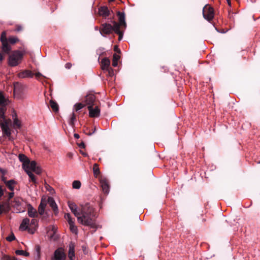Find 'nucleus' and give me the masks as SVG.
Returning a JSON list of instances; mask_svg holds the SVG:
<instances>
[{
    "mask_svg": "<svg viewBox=\"0 0 260 260\" xmlns=\"http://www.w3.org/2000/svg\"><path fill=\"white\" fill-rule=\"evenodd\" d=\"M19 160L23 162V167L25 168L27 164L29 162V159L27 157L23 154H20L19 155Z\"/></svg>",
    "mask_w": 260,
    "mask_h": 260,
    "instance_id": "nucleus-26",
    "label": "nucleus"
},
{
    "mask_svg": "<svg viewBox=\"0 0 260 260\" xmlns=\"http://www.w3.org/2000/svg\"><path fill=\"white\" fill-rule=\"evenodd\" d=\"M74 136L76 139H79L80 138V136L78 134H74Z\"/></svg>",
    "mask_w": 260,
    "mask_h": 260,
    "instance_id": "nucleus-62",
    "label": "nucleus"
},
{
    "mask_svg": "<svg viewBox=\"0 0 260 260\" xmlns=\"http://www.w3.org/2000/svg\"><path fill=\"white\" fill-rule=\"evenodd\" d=\"M15 239V237L13 233H12L10 236H9L8 237H7L6 238V240L9 242H11V241L14 240Z\"/></svg>",
    "mask_w": 260,
    "mask_h": 260,
    "instance_id": "nucleus-45",
    "label": "nucleus"
},
{
    "mask_svg": "<svg viewBox=\"0 0 260 260\" xmlns=\"http://www.w3.org/2000/svg\"><path fill=\"white\" fill-rule=\"evenodd\" d=\"M22 91V85L18 82L14 84V93L15 95H19Z\"/></svg>",
    "mask_w": 260,
    "mask_h": 260,
    "instance_id": "nucleus-20",
    "label": "nucleus"
},
{
    "mask_svg": "<svg viewBox=\"0 0 260 260\" xmlns=\"http://www.w3.org/2000/svg\"><path fill=\"white\" fill-rule=\"evenodd\" d=\"M95 217L94 208L89 203H86L81 206L80 215L78 216L77 220L82 225L96 228Z\"/></svg>",
    "mask_w": 260,
    "mask_h": 260,
    "instance_id": "nucleus-1",
    "label": "nucleus"
},
{
    "mask_svg": "<svg viewBox=\"0 0 260 260\" xmlns=\"http://www.w3.org/2000/svg\"><path fill=\"white\" fill-rule=\"evenodd\" d=\"M1 179H2V180L5 183H6L7 182H8V181H7L6 180V178L4 176V175H2V177H1Z\"/></svg>",
    "mask_w": 260,
    "mask_h": 260,
    "instance_id": "nucleus-59",
    "label": "nucleus"
},
{
    "mask_svg": "<svg viewBox=\"0 0 260 260\" xmlns=\"http://www.w3.org/2000/svg\"><path fill=\"white\" fill-rule=\"evenodd\" d=\"M6 110V107H0V121H3L4 119H6L5 113Z\"/></svg>",
    "mask_w": 260,
    "mask_h": 260,
    "instance_id": "nucleus-34",
    "label": "nucleus"
},
{
    "mask_svg": "<svg viewBox=\"0 0 260 260\" xmlns=\"http://www.w3.org/2000/svg\"><path fill=\"white\" fill-rule=\"evenodd\" d=\"M47 202L50 207L52 208L54 214L57 215L58 213V209L54 199L52 197H49Z\"/></svg>",
    "mask_w": 260,
    "mask_h": 260,
    "instance_id": "nucleus-12",
    "label": "nucleus"
},
{
    "mask_svg": "<svg viewBox=\"0 0 260 260\" xmlns=\"http://www.w3.org/2000/svg\"><path fill=\"white\" fill-rule=\"evenodd\" d=\"M6 54L2 50V52H0V62H2L4 59V56L3 54Z\"/></svg>",
    "mask_w": 260,
    "mask_h": 260,
    "instance_id": "nucleus-51",
    "label": "nucleus"
},
{
    "mask_svg": "<svg viewBox=\"0 0 260 260\" xmlns=\"http://www.w3.org/2000/svg\"><path fill=\"white\" fill-rule=\"evenodd\" d=\"M14 125L18 128H20L21 127L20 121L16 117L14 119Z\"/></svg>",
    "mask_w": 260,
    "mask_h": 260,
    "instance_id": "nucleus-44",
    "label": "nucleus"
},
{
    "mask_svg": "<svg viewBox=\"0 0 260 260\" xmlns=\"http://www.w3.org/2000/svg\"><path fill=\"white\" fill-rule=\"evenodd\" d=\"M46 188L50 191V192H52V191H54V189L52 187H51L50 186H49V185H47V186H46Z\"/></svg>",
    "mask_w": 260,
    "mask_h": 260,
    "instance_id": "nucleus-56",
    "label": "nucleus"
},
{
    "mask_svg": "<svg viewBox=\"0 0 260 260\" xmlns=\"http://www.w3.org/2000/svg\"><path fill=\"white\" fill-rule=\"evenodd\" d=\"M70 229L71 231L75 234H77L78 233V229L77 227L75 225V224L70 225Z\"/></svg>",
    "mask_w": 260,
    "mask_h": 260,
    "instance_id": "nucleus-40",
    "label": "nucleus"
},
{
    "mask_svg": "<svg viewBox=\"0 0 260 260\" xmlns=\"http://www.w3.org/2000/svg\"><path fill=\"white\" fill-rule=\"evenodd\" d=\"M117 16L118 17V20L119 24V27H121V29H125L126 27V23L125 21V14L123 12H120L119 11L117 13Z\"/></svg>",
    "mask_w": 260,
    "mask_h": 260,
    "instance_id": "nucleus-9",
    "label": "nucleus"
},
{
    "mask_svg": "<svg viewBox=\"0 0 260 260\" xmlns=\"http://www.w3.org/2000/svg\"><path fill=\"white\" fill-rule=\"evenodd\" d=\"M30 220L28 218H25L23 219L22 223H21L20 225V229H22V230H27L30 233V228H28V225L29 224Z\"/></svg>",
    "mask_w": 260,
    "mask_h": 260,
    "instance_id": "nucleus-18",
    "label": "nucleus"
},
{
    "mask_svg": "<svg viewBox=\"0 0 260 260\" xmlns=\"http://www.w3.org/2000/svg\"><path fill=\"white\" fill-rule=\"evenodd\" d=\"M80 152L82 153V154L84 156H86L87 155V153H84L83 152H82L81 150H80Z\"/></svg>",
    "mask_w": 260,
    "mask_h": 260,
    "instance_id": "nucleus-63",
    "label": "nucleus"
},
{
    "mask_svg": "<svg viewBox=\"0 0 260 260\" xmlns=\"http://www.w3.org/2000/svg\"><path fill=\"white\" fill-rule=\"evenodd\" d=\"M23 56L22 53L18 50L13 51L9 55L8 59L9 65L11 67L17 66L22 59Z\"/></svg>",
    "mask_w": 260,
    "mask_h": 260,
    "instance_id": "nucleus-3",
    "label": "nucleus"
},
{
    "mask_svg": "<svg viewBox=\"0 0 260 260\" xmlns=\"http://www.w3.org/2000/svg\"><path fill=\"white\" fill-rule=\"evenodd\" d=\"M50 106L54 112H57L59 110V107L57 103L53 100L50 101Z\"/></svg>",
    "mask_w": 260,
    "mask_h": 260,
    "instance_id": "nucleus-27",
    "label": "nucleus"
},
{
    "mask_svg": "<svg viewBox=\"0 0 260 260\" xmlns=\"http://www.w3.org/2000/svg\"><path fill=\"white\" fill-rule=\"evenodd\" d=\"M5 191V189H3L2 187L0 186V198L4 195V191Z\"/></svg>",
    "mask_w": 260,
    "mask_h": 260,
    "instance_id": "nucleus-52",
    "label": "nucleus"
},
{
    "mask_svg": "<svg viewBox=\"0 0 260 260\" xmlns=\"http://www.w3.org/2000/svg\"><path fill=\"white\" fill-rule=\"evenodd\" d=\"M120 59V56L116 53L114 54L113 56V60L118 61Z\"/></svg>",
    "mask_w": 260,
    "mask_h": 260,
    "instance_id": "nucleus-49",
    "label": "nucleus"
},
{
    "mask_svg": "<svg viewBox=\"0 0 260 260\" xmlns=\"http://www.w3.org/2000/svg\"><path fill=\"white\" fill-rule=\"evenodd\" d=\"M81 183L80 181L78 180H75L72 183L73 188L75 189H79L81 187Z\"/></svg>",
    "mask_w": 260,
    "mask_h": 260,
    "instance_id": "nucleus-38",
    "label": "nucleus"
},
{
    "mask_svg": "<svg viewBox=\"0 0 260 260\" xmlns=\"http://www.w3.org/2000/svg\"><path fill=\"white\" fill-rule=\"evenodd\" d=\"M89 116L90 117H98L100 115V109L98 105L88 106Z\"/></svg>",
    "mask_w": 260,
    "mask_h": 260,
    "instance_id": "nucleus-7",
    "label": "nucleus"
},
{
    "mask_svg": "<svg viewBox=\"0 0 260 260\" xmlns=\"http://www.w3.org/2000/svg\"><path fill=\"white\" fill-rule=\"evenodd\" d=\"M15 253L17 255H23L26 256H28L29 255L28 252H25L22 250H17Z\"/></svg>",
    "mask_w": 260,
    "mask_h": 260,
    "instance_id": "nucleus-39",
    "label": "nucleus"
},
{
    "mask_svg": "<svg viewBox=\"0 0 260 260\" xmlns=\"http://www.w3.org/2000/svg\"><path fill=\"white\" fill-rule=\"evenodd\" d=\"M203 15L205 19L210 22L214 16L213 8L208 4L205 5L203 9Z\"/></svg>",
    "mask_w": 260,
    "mask_h": 260,
    "instance_id": "nucleus-4",
    "label": "nucleus"
},
{
    "mask_svg": "<svg viewBox=\"0 0 260 260\" xmlns=\"http://www.w3.org/2000/svg\"><path fill=\"white\" fill-rule=\"evenodd\" d=\"M68 204L71 211L77 218L79 215H80V209L78 210L77 206L74 203L69 201Z\"/></svg>",
    "mask_w": 260,
    "mask_h": 260,
    "instance_id": "nucleus-13",
    "label": "nucleus"
},
{
    "mask_svg": "<svg viewBox=\"0 0 260 260\" xmlns=\"http://www.w3.org/2000/svg\"><path fill=\"white\" fill-rule=\"evenodd\" d=\"M114 50L115 51L117 52V53H120V49L118 48L117 46H115L114 48Z\"/></svg>",
    "mask_w": 260,
    "mask_h": 260,
    "instance_id": "nucleus-57",
    "label": "nucleus"
},
{
    "mask_svg": "<svg viewBox=\"0 0 260 260\" xmlns=\"http://www.w3.org/2000/svg\"><path fill=\"white\" fill-rule=\"evenodd\" d=\"M37 167V163L35 161H29V162L27 164V165L25 167L24 169H26L29 171L30 170L31 171H32Z\"/></svg>",
    "mask_w": 260,
    "mask_h": 260,
    "instance_id": "nucleus-25",
    "label": "nucleus"
},
{
    "mask_svg": "<svg viewBox=\"0 0 260 260\" xmlns=\"http://www.w3.org/2000/svg\"><path fill=\"white\" fill-rule=\"evenodd\" d=\"M34 74L30 70H25L18 73V76L20 78H32Z\"/></svg>",
    "mask_w": 260,
    "mask_h": 260,
    "instance_id": "nucleus-14",
    "label": "nucleus"
},
{
    "mask_svg": "<svg viewBox=\"0 0 260 260\" xmlns=\"http://www.w3.org/2000/svg\"><path fill=\"white\" fill-rule=\"evenodd\" d=\"M11 191L12 192L9 193V197H8V199L7 201H11V199L12 198H13V197H14V193L13 191Z\"/></svg>",
    "mask_w": 260,
    "mask_h": 260,
    "instance_id": "nucleus-50",
    "label": "nucleus"
},
{
    "mask_svg": "<svg viewBox=\"0 0 260 260\" xmlns=\"http://www.w3.org/2000/svg\"><path fill=\"white\" fill-rule=\"evenodd\" d=\"M11 206L14 208H17L21 205V201L19 199L15 198L13 201H10Z\"/></svg>",
    "mask_w": 260,
    "mask_h": 260,
    "instance_id": "nucleus-30",
    "label": "nucleus"
},
{
    "mask_svg": "<svg viewBox=\"0 0 260 260\" xmlns=\"http://www.w3.org/2000/svg\"><path fill=\"white\" fill-rule=\"evenodd\" d=\"M12 207L10 201H7V202L1 203H0V214L3 212H8Z\"/></svg>",
    "mask_w": 260,
    "mask_h": 260,
    "instance_id": "nucleus-11",
    "label": "nucleus"
},
{
    "mask_svg": "<svg viewBox=\"0 0 260 260\" xmlns=\"http://www.w3.org/2000/svg\"><path fill=\"white\" fill-rule=\"evenodd\" d=\"M46 204V202L45 201H43V200H42L39 206L38 210L37 211L38 214L40 215H44Z\"/></svg>",
    "mask_w": 260,
    "mask_h": 260,
    "instance_id": "nucleus-22",
    "label": "nucleus"
},
{
    "mask_svg": "<svg viewBox=\"0 0 260 260\" xmlns=\"http://www.w3.org/2000/svg\"><path fill=\"white\" fill-rule=\"evenodd\" d=\"M105 71L107 72V75L110 77H112L114 75L113 69L111 67L105 70Z\"/></svg>",
    "mask_w": 260,
    "mask_h": 260,
    "instance_id": "nucleus-43",
    "label": "nucleus"
},
{
    "mask_svg": "<svg viewBox=\"0 0 260 260\" xmlns=\"http://www.w3.org/2000/svg\"><path fill=\"white\" fill-rule=\"evenodd\" d=\"M22 29H23V27L21 25H16L15 26V28L14 30L16 31H20L22 30Z\"/></svg>",
    "mask_w": 260,
    "mask_h": 260,
    "instance_id": "nucleus-48",
    "label": "nucleus"
},
{
    "mask_svg": "<svg viewBox=\"0 0 260 260\" xmlns=\"http://www.w3.org/2000/svg\"><path fill=\"white\" fill-rule=\"evenodd\" d=\"M27 214L30 217L32 218L37 217L39 215L37 211L30 204L28 205Z\"/></svg>",
    "mask_w": 260,
    "mask_h": 260,
    "instance_id": "nucleus-16",
    "label": "nucleus"
},
{
    "mask_svg": "<svg viewBox=\"0 0 260 260\" xmlns=\"http://www.w3.org/2000/svg\"><path fill=\"white\" fill-rule=\"evenodd\" d=\"M84 133L88 136L92 135L93 133H94L96 131V127H94V128L92 130V132L90 131V129L88 127H85V128L83 130Z\"/></svg>",
    "mask_w": 260,
    "mask_h": 260,
    "instance_id": "nucleus-37",
    "label": "nucleus"
},
{
    "mask_svg": "<svg viewBox=\"0 0 260 260\" xmlns=\"http://www.w3.org/2000/svg\"><path fill=\"white\" fill-rule=\"evenodd\" d=\"M227 2H228V5L230 6H231V0H226Z\"/></svg>",
    "mask_w": 260,
    "mask_h": 260,
    "instance_id": "nucleus-64",
    "label": "nucleus"
},
{
    "mask_svg": "<svg viewBox=\"0 0 260 260\" xmlns=\"http://www.w3.org/2000/svg\"><path fill=\"white\" fill-rule=\"evenodd\" d=\"M68 256L70 260H74L75 252L74 245L73 243L69 245Z\"/></svg>",
    "mask_w": 260,
    "mask_h": 260,
    "instance_id": "nucleus-23",
    "label": "nucleus"
},
{
    "mask_svg": "<svg viewBox=\"0 0 260 260\" xmlns=\"http://www.w3.org/2000/svg\"><path fill=\"white\" fill-rule=\"evenodd\" d=\"M11 124V120L10 119H4V120L2 121L0 123L3 136L10 135V133L11 132V131L9 127V125Z\"/></svg>",
    "mask_w": 260,
    "mask_h": 260,
    "instance_id": "nucleus-6",
    "label": "nucleus"
},
{
    "mask_svg": "<svg viewBox=\"0 0 260 260\" xmlns=\"http://www.w3.org/2000/svg\"><path fill=\"white\" fill-rule=\"evenodd\" d=\"M99 14L101 16L106 18L110 15V11L106 6L101 7L99 8Z\"/></svg>",
    "mask_w": 260,
    "mask_h": 260,
    "instance_id": "nucleus-19",
    "label": "nucleus"
},
{
    "mask_svg": "<svg viewBox=\"0 0 260 260\" xmlns=\"http://www.w3.org/2000/svg\"><path fill=\"white\" fill-rule=\"evenodd\" d=\"M4 136L7 137L9 140L10 141H13L14 140V138L11 136V132L10 133V135H4Z\"/></svg>",
    "mask_w": 260,
    "mask_h": 260,
    "instance_id": "nucleus-53",
    "label": "nucleus"
},
{
    "mask_svg": "<svg viewBox=\"0 0 260 260\" xmlns=\"http://www.w3.org/2000/svg\"><path fill=\"white\" fill-rule=\"evenodd\" d=\"M19 41L18 38L15 36H11L7 38L6 31H3L0 37V41L2 43L1 48L3 52L7 54H10L12 49L10 44L14 45Z\"/></svg>",
    "mask_w": 260,
    "mask_h": 260,
    "instance_id": "nucleus-2",
    "label": "nucleus"
},
{
    "mask_svg": "<svg viewBox=\"0 0 260 260\" xmlns=\"http://www.w3.org/2000/svg\"><path fill=\"white\" fill-rule=\"evenodd\" d=\"M78 146L81 148H84L85 147V145L83 142H82L81 143L79 144Z\"/></svg>",
    "mask_w": 260,
    "mask_h": 260,
    "instance_id": "nucleus-55",
    "label": "nucleus"
},
{
    "mask_svg": "<svg viewBox=\"0 0 260 260\" xmlns=\"http://www.w3.org/2000/svg\"><path fill=\"white\" fill-rule=\"evenodd\" d=\"M76 120V117L74 113H73L72 114V116L70 118V121H69V124L71 126H72V127H74L75 126V121Z\"/></svg>",
    "mask_w": 260,
    "mask_h": 260,
    "instance_id": "nucleus-35",
    "label": "nucleus"
},
{
    "mask_svg": "<svg viewBox=\"0 0 260 260\" xmlns=\"http://www.w3.org/2000/svg\"><path fill=\"white\" fill-rule=\"evenodd\" d=\"M32 172H35L37 174H40L42 172V169L39 166H37V167L32 171Z\"/></svg>",
    "mask_w": 260,
    "mask_h": 260,
    "instance_id": "nucleus-46",
    "label": "nucleus"
},
{
    "mask_svg": "<svg viewBox=\"0 0 260 260\" xmlns=\"http://www.w3.org/2000/svg\"><path fill=\"white\" fill-rule=\"evenodd\" d=\"M34 75H35L36 76V78H37V79H38V80H40L41 79V78H45V77H44L41 73H40V72H38V73H36L35 74H34Z\"/></svg>",
    "mask_w": 260,
    "mask_h": 260,
    "instance_id": "nucleus-47",
    "label": "nucleus"
},
{
    "mask_svg": "<svg viewBox=\"0 0 260 260\" xmlns=\"http://www.w3.org/2000/svg\"><path fill=\"white\" fill-rule=\"evenodd\" d=\"M100 184L103 192L106 194L108 193L109 185L108 180L105 178H101L100 179Z\"/></svg>",
    "mask_w": 260,
    "mask_h": 260,
    "instance_id": "nucleus-15",
    "label": "nucleus"
},
{
    "mask_svg": "<svg viewBox=\"0 0 260 260\" xmlns=\"http://www.w3.org/2000/svg\"><path fill=\"white\" fill-rule=\"evenodd\" d=\"M110 60L107 57L104 58L101 61V68L103 71H105L108 68H110Z\"/></svg>",
    "mask_w": 260,
    "mask_h": 260,
    "instance_id": "nucleus-21",
    "label": "nucleus"
},
{
    "mask_svg": "<svg viewBox=\"0 0 260 260\" xmlns=\"http://www.w3.org/2000/svg\"><path fill=\"white\" fill-rule=\"evenodd\" d=\"M2 260H17V259L14 256H10L7 255H4L2 257Z\"/></svg>",
    "mask_w": 260,
    "mask_h": 260,
    "instance_id": "nucleus-41",
    "label": "nucleus"
},
{
    "mask_svg": "<svg viewBox=\"0 0 260 260\" xmlns=\"http://www.w3.org/2000/svg\"><path fill=\"white\" fill-rule=\"evenodd\" d=\"M114 28H115V33L118 35V40L120 41L123 36V30H120V27H119V24L116 21H114Z\"/></svg>",
    "mask_w": 260,
    "mask_h": 260,
    "instance_id": "nucleus-17",
    "label": "nucleus"
},
{
    "mask_svg": "<svg viewBox=\"0 0 260 260\" xmlns=\"http://www.w3.org/2000/svg\"><path fill=\"white\" fill-rule=\"evenodd\" d=\"M118 64V61L112 60V66L114 67H116Z\"/></svg>",
    "mask_w": 260,
    "mask_h": 260,
    "instance_id": "nucleus-60",
    "label": "nucleus"
},
{
    "mask_svg": "<svg viewBox=\"0 0 260 260\" xmlns=\"http://www.w3.org/2000/svg\"><path fill=\"white\" fill-rule=\"evenodd\" d=\"M73 155V153L72 152H69L67 154L68 157H69L70 158H72Z\"/></svg>",
    "mask_w": 260,
    "mask_h": 260,
    "instance_id": "nucleus-61",
    "label": "nucleus"
},
{
    "mask_svg": "<svg viewBox=\"0 0 260 260\" xmlns=\"http://www.w3.org/2000/svg\"><path fill=\"white\" fill-rule=\"evenodd\" d=\"M93 172L95 177H98L100 174V171L98 164H94L93 166Z\"/></svg>",
    "mask_w": 260,
    "mask_h": 260,
    "instance_id": "nucleus-31",
    "label": "nucleus"
},
{
    "mask_svg": "<svg viewBox=\"0 0 260 260\" xmlns=\"http://www.w3.org/2000/svg\"><path fill=\"white\" fill-rule=\"evenodd\" d=\"M0 172L2 174V175H5L6 173V171L2 168H0Z\"/></svg>",
    "mask_w": 260,
    "mask_h": 260,
    "instance_id": "nucleus-58",
    "label": "nucleus"
},
{
    "mask_svg": "<svg viewBox=\"0 0 260 260\" xmlns=\"http://www.w3.org/2000/svg\"><path fill=\"white\" fill-rule=\"evenodd\" d=\"M66 258V255L62 249L58 248L54 251V256L52 257V260H64Z\"/></svg>",
    "mask_w": 260,
    "mask_h": 260,
    "instance_id": "nucleus-8",
    "label": "nucleus"
},
{
    "mask_svg": "<svg viewBox=\"0 0 260 260\" xmlns=\"http://www.w3.org/2000/svg\"><path fill=\"white\" fill-rule=\"evenodd\" d=\"M72 67V64L70 62H68L65 64V67L67 69H70Z\"/></svg>",
    "mask_w": 260,
    "mask_h": 260,
    "instance_id": "nucleus-54",
    "label": "nucleus"
},
{
    "mask_svg": "<svg viewBox=\"0 0 260 260\" xmlns=\"http://www.w3.org/2000/svg\"><path fill=\"white\" fill-rule=\"evenodd\" d=\"M16 184V182L13 179L8 181L5 184L7 187L11 190L13 191L14 189V185Z\"/></svg>",
    "mask_w": 260,
    "mask_h": 260,
    "instance_id": "nucleus-29",
    "label": "nucleus"
},
{
    "mask_svg": "<svg viewBox=\"0 0 260 260\" xmlns=\"http://www.w3.org/2000/svg\"><path fill=\"white\" fill-rule=\"evenodd\" d=\"M35 252H36V257L37 259H39L40 257V252H41V248L39 245H36L35 247Z\"/></svg>",
    "mask_w": 260,
    "mask_h": 260,
    "instance_id": "nucleus-36",
    "label": "nucleus"
},
{
    "mask_svg": "<svg viewBox=\"0 0 260 260\" xmlns=\"http://www.w3.org/2000/svg\"><path fill=\"white\" fill-rule=\"evenodd\" d=\"M85 106V105L82 103H77L75 105V108L76 111L81 109Z\"/></svg>",
    "mask_w": 260,
    "mask_h": 260,
    "instance_id": "nucleus-42",
    "label": "nucleus"
},
{
    "mask_svg": "<svg viewBox=\"0 0 260 260\" xmlns=\"http://www.w3.org/2000/svg\"><path fill=\"white\" fill-rule=\"evenodd\" d=\"M85 102L86 104L89 106H94L98 105V103H99L98 101L96 100L95 96L93 94H89L87 95L85 97Z\"/></svg>",
    "mask_w": 260,
    "mask_h": 260,
    "instance_id": "nucleus-10",
    "label": "nucleus"
},
{
    "mask_svg": "<svg viewBox=\"0 0 260 260\" xmlns=\"http://www.w3.org/2000/svg\"><path fill=\"white\" fill-rule=\"evenodd\" d=\"M64 218L68 221L69 225H72V224H75V219L72 218L70 214H69V213L65 214Z\"/></svg>",
    "mask_w": 260,
    "mask_h": 260,
    "instance_id": "nucleus-33",
    "label": "nucleus"
},
{
    "mask_svg": "<svg viewBox=\"0 0 260 260\" xmlns=\"http://www.w3.org/2000/svg\"><path fill=\"white\" fill-rule=\"evenodd\" d=\"M38 224V220L35 219V218H33L32 219H31V221H30V226L31 227V229H30V233L33 234L35 232V231L36 230V226Z\"/></svg>",
    "mask_w": 260,
    "mask_h": 260,
    "instance_id": "nucleus-28",
    "label": "nucleus"
},
{
    "mask_svg": "<svg viewBox=\"0 0 260 260\" xmlns=\"http://www.w3.org/2000/svg\"><path fill=\"white\" fill-rule=\"evenodd\" d=\"M8 100L6 99L3 92L0 91V105L1 107H5L7 105Z\"/></svg>",
    "mask_w": 260,
    "mask_h": 260,
    "instance_id": "nucleus-24",
    "label": "nucleus"
},
{
    "mask_svg": "<svg viewBox=\"0 0 260 260\" xmlns=\"http://www.w3.org/2000/svg\"><path fill=\"white\" fill-rule=\"evenodd\" d=\"M114 21L113 22V25L111 24L105 23L102 24L101 27L100 29V32L102 35H109L113 31H115Z\"/></svg>",
    "mask_w": 260,
    "mask_h": 260,
    "instance_id": "nucleus-5",
    "label": "nucleus"
},
{
    "mask_svg": "<svg viewBox=\"0 0 260 260\" xmlns=\"http://www.w3.org/2000/svg\"><path fill=\"white\" fill-rule=\"evenodd\" d=\"M25 172L28 175L30 178V181H32L34 183H36V177L34 174L30 171L27 170L26 169H25Z\"/></svg>",
    "mask_w": 260,
    "mask_h": 260,
    "instance_id": "nucleus-32",
    "label": "nucleus"
}]
</instances>
